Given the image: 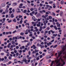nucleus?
Instances as JSON below:
<instances>
[{
    "mask_svg": "<svg viewBox=\"0 0 66 66\" xmlns=\"http://www.w3.org/2000/svg\"><path fill=\"white\" fill-rule=\"evenodd\" d=\"M9 12V10H8V8H6L5 10V12L6 13H7V12Z\"/></svg>",
    "mask_w": 66,
    "mask_h": 66,
    "instance_id": "obj_8",
    "label": "nucleus"
},
{
    "mask_svg": "<svg viewBox=\"0 0 66 66\" xmlns=\"http://www.w3.org/2000/svg\"><path fill=\"white\" fill-rule=\"evenodd\" d=\"M52 15L53 16H55V14L54 12H52Z\"/></svg>",
    "mask_w": 66,
    "mask_h": 66,
    "instance_id": "obj_32",
    "label": "nucleus"
},
{
    "mask_svg": "<svg viewBox=\"0 0 66 66\" xmlns=\"http://www.w3.org/2000/svg\"><path fill=\"white\" fill-rule=\"evenodd\" d=\"M54 41V39H53L51 41V43H53Z\"/></svg>",
    "mask_w": 66,
    "mask_h": 66,
    "instance_id": "obj_50",
    "label": "nucleus"
},
{
    "mask_svg": "<svg viewBox=\"0 0 66 66\" xmlns=\"http://www.w3.org/2000/svg\"><path fill=\"white\" fill-rule=\"evenodd\" d=\"M51 32H52V34H53V33H55V31H53L52 30H51Z\"/></svg>",
    "mask_w": 66,
    "mask_h": 66,
    "instance_id": "obj_23",
    "label": "nucleus"
},
{
    "mask_svg": "<svg viewBox=\"0 0 66 66\" xmlns=\"http://www.w3.org/2000/svg\"><path fill=\"white\" fill-rule=\"evenodd\" d=\"M40 16V13H38V14L37 15V16L38 17H39Z\"/></svg>",
    "mask_w": 66,
    "mask_h": 66,
    "instance_id": "obj_14",
    "label": "nucleus"
},
{
    "mask_svg": "<svg viewBox=\"0 0 66 66\" xmlns=\"http://www.w3.org/2000/svg\"><path fill=\"white\" fill-rule=\"evenodd\" d=\"M48 18L50 19H52V17L51 16H49Z\"/></svg>",
    "mask_w": 66,
    "mask_h": 66,
    "instance_id": "obj_20",
    "label": "nucleus"
},
{
    "mask_svg": "<svg viewBox=\"0 0 66 66\" xmlns=\"http://www.w3.org/2000/svg\"><path fill=\"white\" fill-rule=\"evenodd\" d=\"M34 10V9H33V8H31V9H30V11H33V10Z\"/></svg>",
    "mask_w": 66,
    "mask_h": 66,
    "instance_id": "obj_52",
    "label": "nucleus"
},
{
    "mask_svg": "<svg viewBox=\"0 0 66 66\" xmlns=\"http://www.w3.org/2000/svg\"><path fill=\"white\" fill-rule=\"evenodd\" d=\"M16 48L17 49H19V46H17L16 47Z\"/></svg>",
    "mask_w": 66,
    "mask_h": 66,
    "instance_id": "obj_58",
    "label": "nucleus"
},
{
    "mask_svg": "<svg viewBox=\"0 0 66 66\" xmlns=\"http://www.w3.org/2000/svg\"><path fill=\"white\" fill-rule=\"evenodd\" d=\"M27 21H28V20H25L24 21V23H26L27 22Z\"/></svg>",
    "mask_w": 66,
    "mask_h": 66,
    "instance_id": "obj_36",
    "label": "nucleus"
},
{
    "mask_svg": "<svg viewBox=\"0 0 66 66\" xmlns=\"http://www.w3.org/2000/svg\"><path fill=\"white\" fill-rule=\"evenodd\" d=\"M61 48L62 50L61 51H59L57 52L58 54V56L57 57V59H58L59 57H61V56H62L61 55H62V53L65 51V50L66 49V44H65V46L64 45H62L61 47Z\"/></svg>",
    "mask_w": 66,
    "mask_h": 66,
    "instance_id": "obj_2",
    "label": "nucleus"
},
{
    "mask_svg": "<svg viewBox=\"0 0 66 66\" xmlns=\"http://www.w3.org/2000/svg\"><path fill=\"white\" fill-rule=\"evenodd\" d=\"M62 14H63V12H61L60 13V15L61 16H62Z\"/></svg>",
    "mask_w": 66,
    "mask_h": 66,
    "instance_id": "obj_39",
    "label": "nucleus"
},
{
    "mask_svg": "<svg viewBox=\"0 0 66 66\" xmlns=\"http://www.w3.org/2000/svg\"><path fill=\"white\" fill-rule=\"evenodd\" d=\"M9 40L10 41H11V40H12V38H9Z\"/></svg>",
    "mask_w": 66,
    "mask_h": 66,
    "instance_id": "obj_60",
    "label": "nucleus"
},
{
    "mask_svg": "<svg viewBox=\"0 0 66 66\" xmlns=\"http://www.w3.org/2000/svg\"><path fill=\"white\" fill-rule=\"evenodd\" d=\"M22 20H21L20 21V23L21 24H22Z\"/></svg>",
    "mask_w": 66,
    "mask_h": 66,
    "instance_id": "obj_53",
    "label": "nucleus"
},
{
    "mask_svg": "<svg viewBox=\"0 0 66 66\" xmlns=\"http://www.w3.org/2000/svg\"><path fill=\"white\" fill-rule=\"evenodd\" d=\"M12 44H13V45H14V44H15V42L13 40L12 42Z\"/></svg>",
    "mask_w": 66,
    "mask_h": 66,
    "instance_id": "obj_13",
    "label": "nucleus"
},
{
    "mask_svg": "<svg viewBox=\"0 0 66 66\" xmlns=\"http://www.w3.org/2000/svg\"><path fill=\"white\" fill-rule=\"evenodd\" d=\"M9 60H11L12 59V57L11 56H9Z\"/></svg>",
    "mask_w": 66,
    "mask_h": 66,
    "instance_id": "obj_42",
    "label": "nucleus"
},
{
    "mask_svg": "<svg viewBox=\"0 0 66 66\" xmlns=\"http://www.w3.org/2000/svg\"><path fill=\"white\" fill-rule=\"evenodd\" d=\"M3 11V10L2 9L1 10H0V13H2Z\"/></svg>",
    "mask_w": 66,
    "mask_h": 66,
    "instance_id": "obj_49",
    "label": "nucleus"
},
{
    "mask_svg": "<svg viewBox=\"0 0 66 66\" xmlns=\"http://www.w3.org/2000/svg\"><path fill=\"white\" fill-rule=\"evenodd\" d=\"M17 5V4L16 3H13V4H12V6H15V5Z\"/></svg>",
    "mask_w": 66,
    "mask_h": 66,
    "instance_id": "obj_7",
    "label": "nucleus"
},
{
    "mask_svg": "<svg viewBox=\"0 0 66 66\" xmlns=\"http://www.w3.org/2000/svg\"><path fill=\"white\" fill-rule=\"evenodd\" d=\"M11 63H12V62L11 61L9 62H8L9 64H11Z\"/></svg>",
    "mask_w": 66,
    "mask_h": 66,
    "instance_id": "obj_47",
    "label": "nucleus"
},
{
    "mask_svg": "<svg viewBox=\"0 0 66 66\" xmlns=\"http://www.w3.org/2000/svg\"><path fill=\"white\" fill-rule=\"evenodd\" d=\"M11 18H13V17H14V14H12L11 15Z\"/></svg>",
    "mask_w": 66,
    "mask_h": 66,
    "instance_id": "obj_17",
    "label": "nucleus"
},
{
    "mask_svg": "<svg viewBox=\"0 0 66 66\" xmlns=\"http://www.w3.org/2000/svg\"><path fill=\"white\" fill-rule=\"evenodd\" d=\"M40 22H39L38 23V24H37V27H40Z\"/></svg>",
    "mask_w": 66,
    "mask_h": 66,
    "instance_id": "obj_6",
    "label": "nucleus"
},
{
    "mask_svg": "<svg viewBox=\"0 0 66 66\" xmlns=\"http://www.w3.org/2000/svg\"><path fill=\"white\" fill-rule=\"evenodd\" d=\"M53 51V49H51L50 50H49L48 51V53H50Z\"/></svg>",
    "mask_w": 66,
    "mask_h": 66,
    "instance_id": "obj_5",
    "label": "nucleus"
},
{
    "mask_svg": "<svg viewBox=\"0 0 66 66\" xmlns=\"http://www.w3.org/2000/svg\"><path fill=\"white\" fill-rule=\"evenodd\" d=\"M43 64V62H40L39 64V66H42V65Z\"/></svg>",
    "mask_w": 66,
    "mask_h": 66,
    "instance_id": "obj_15",
    "label": "nucleus"
},
{
    "mask_svg": "<svg viewBox=\"0 0 66 66\" xmlns=\"http://www.w3.org/2000/svg\"><path fill=\"white\" fill-rule=\"evenodd\" d=\"M52 20H53V21H52V22H54V18H53L52 19Z\"/></svg>",
    "mask_w": 66,
    "mask_h": 66,
    "instance_id": "obj_48",
    "label": "nucleus"
},
{
    "mask_svg": "<svg viewBox=\"0 0 66 66\" xmlns=\"http://www.w3.org/2000/svg\"><path fill=\"white\" fill-rule=\"evenodd\" d=\"M47 35H45L44 36V37H45V38H47Z\"/></svg>",
    "mask_w": 66,
    "mask_h": 66,
    "instance_id": "obj_64",
    "label": "nucleus"
},
{
    "mask_svg": "<svg viewBox=\"0 0 66 66\" xmlns=\"http://www.w3.org/2000/svg\"><path fill=\"white\" fill-rule=\"evenodd\" d=\"M24 34V33L23 32H21L20 34V35H23Z\"/></svg>",
    "mask_w": 66,
    "mask_h": 66,
    "instance_id": "obj_46",
    "label": "nucleus"
},
{
    "mask_svg": "<svg viewBox=\"0 0 66 66\" xmlns=\"http://www.w3.org/2000/svg\"><path fill=\"white\" fill-rule=\"evenodd\" d=\"M35 52L36 53L37 52H38V51H39V50H37L36 49L35 50Z\"/></svg>",
    "mask_w": 66,
    "mask_h": 66,
    "instance_id": "obj_19",
    "label": "nucleus"
},
{
    "mask_svg": "<svg viewBox=\"0 0 66 66\" xmlns=\"http://www.w3.org/2000/svg\"><path fill=\"white\" fill-rule=\"evenodd\" d=\"M57 46V45H55L54 46H53V48H56Z\"/></svg>",
    "mask_w": 66,
    "mask_h": 66,
    "instance_id": "obj_25",
    "label": "nucleus"
},
{
    "mask_svg": "<svg viewBox=\"0 0 66 66\" xmlns=\"http://www.w3.org/2000/svg\"><path fill=\"white\" fill-rule=\"evenodd\" d=\"M31 38H33V39H35V37L34 36H32Z\"/></svg>",
    "mask_w": 66,
    "mask_h": 66,
    "instance_id": "obj_31",
    "label": "nucleus"
},
{
    "mask_svg": "<svg viewBox=\"0 0 66 66\" xmlns=\"http://www.w3.org/2000/svg\"><path fill=\"white\" fill-rule=\"evenodd\" d=\"M33 47L34 49H36V46H35V45H33Z\"/></svg>",
    "mask_w": 66,
    "mask_h": 66,
    "instance_id": "obj_16",
    "label": "nucleus"
},
{
    "mask_svg": "<svg viewBox=\"0 0 66 66\" xmlns=\"http://www.w3.org/2000/svg\"><path fill=\"white\" fill-rule=\"evenodd\" d=\"M5 6V3L4 2L2 4V7H4Z\"/></svg>",
    "mask_w": 66,
    "mask_h": 66,
    "instance_id": "obj_3",
    "label": "nucleus"
},
{
    "mask_svg": "<svg viewBox=\"0 0 66 66\" xmlns=\"http://www.w3.org/2000/svg\"><path fill=\"white\" fill-rule=\"evenodd\" d=\"M34 9H35V10L36 12H37V8H34Z\"/></svg>",
    "mask_w": 66,
    "mask_h": 66,
    "instance_id": "obj_43",
    "label": "nucleus"
},
{
    "mask_svg": "<svg viewBox=\"0 0 66 66\" xmlns=\"http://www.w3.org/2000/svg\"><path fill=\"white\" fill-rule=\"evenodd\" d=\"M22 16L21 15H19V18H22Z\"/></svg>",
    "mask_w": 66,
    "mask_h": 66,
    "instance_id": "obj_38",
    "label": "nucleus"
},
{
    "mask_svg": "<svg viewBox=\"0 0 66 66\" xmlns=\"http://www.w3.org/2000/svg\"><path fill=\"white\" fill-rule=\"evenodd\" d=\"M45 33H48V31L46 30L45 31Z\"/></svg>",
    "mask_w": 66,
    "mask_h": 66,
    "instance_id": "obj_44",
    "label": "nucleus"
},
{
    "mask_svg": "<svg viewBox=\"0 0 66 66\" xmlns=\"http://www.w3.org/2000/svg\"><path fill=\"white\" fill-rule=\"evenodd\" d=\"M19 54V53H16V56H18Z\"/></svg>",
    "mask_w": 66,
    "mask_h": 66,
    "instance_id": "obj_56",
    "label": "nucleus"
},
{
    "mask_svg": "<svg viewBox=\"0 0 66 66\" xmlns=\"http://www.w3.org/2000/svg\"><path fill=\"white\" fill-rule=\"evenodd\" d=\"M65 38H62V40H65Z\"/></svg>",
    "mask_w": 66,
    "mask_h": 66,
    "instance_id": "obj_63",
    "label": "nucleus"
},
{
    "mask_svg": "<svg viewBox=\"0 0 66 66\" xmlns=\"http://www.w3.org/2000/svg\"><path fill=\"white\" fill-rule=\"evenodd\" d=\"M53 1H50L49 2V3H50V4H52V3H53Z\"/></svg>",
    "mask_w": 66,
    "mask_h": 66,
    "instance_id": "obj_35",
    "label": "nucleus"
},
{
    "mask_svg": "<svg viewBox=\"0 0 66 66\" xmlns=\"http://www.w3.org/2000/svg\"><path fill=\"white\" fill-rule=\"evenodd\" d=\"M36 53V52H35V51H34L32 52V54H34V53L35 54Z\"/></svg>",
    "mask_w": 66,
    "mask_h": 66,
    "instance_id": "obj_30",
    "label": "nucleus"
},
{
    "mask_svg": "<svg viewBox=\"0 0 66 66\" xmlns=\"http://www.w3.org/2000/svg\"><path fill=\"white\" fill-rule=\"evenodd\" d=\"M4 59L5 60H6L7 59V57H6V56L4 57Z\"/></svg>",
    "mask_w": 66,
    "mask_h": 66,
    "instance_id": "obj_54",
    "label": "nucleus"
},
{
    "mask_svg": "<svg viewBox=\"0 0 66 66\" xmlns=\"http://www.w3.org/2000/svg\"><path fill=\"white\" fill-rule=\"evenodd\" d=\"M60 10H58L56 11V13H59V12H60Z\"/></svg>",
    "mask_w": 66,
    "mask_h": 66,
    "instance_id": "obj_61",
    "label": "nucleus"
},
{
    "mask_svg": "<svg viewBox=\"0 0 66 66\" xmlns=\"http://www.w3.org/2000/svg\"><path fill=\"white\" fill-rule=\"evenodd\" d=\"M26 26H27V25H28V26H29V23H27L26 24H25Z\"/></svg>",
    "mask_w": 66,
    "mask_h": 66,
    "instance_id": "obj_34",
    "label": "nucleus"
},
{
    "mask_svg": "<svg viewBox=\"0 0 66 66\" xmlns=\"http://www.w3.org/2000/svg\"><path fill=\"white\" fill-rule=\"evenodd\" d=\"M39 60V56L36 58V60L38 61Z\"/></svg>",
    "mask_w": 66,
    "mask_h": 66,
    "instance_id": "obj_33",
    "label": "nucleus"
},
{
    "mask_svg": "<svg viewBox=\"0 0 66 66\" xmlns=\"http://www.w3.org/2000/svg\"><path fill=\"white\" fill-rule=\"evenodd\" d=\"M53 27L54 28V29L56 30H57V28L56 27V26H54Z\"/></svg>",
    "mask_w": 66,
    "mask_h": 66,
    "instance_id": "obj_9",
    "label": "nucleus"
},
{
    "mask_svg": "<svg viewBox=\"0 0 66 66\" xmlns=\"http://www.w3.org/2000/svg\"><path fill=\"white\" fill-rule=\"evenodd\" d=\"M46 58L47 59H49V55L47 56L46 57Z\"/></svg>",
    "mask_w": 66,
    "mask_h": 66,
    "instance_id": "obj_28",
    "label": "nucleus"
},
{
    "mask_svg": "<svg viewBox=\"0 0 66 66\" xmlns=\"http://www.w3.org/2000/svg\"><path fill=\"white\" fill-rule=\"evenodd\" d=\"M40 47L41 49H42V48H44V45H40Z\"/></svg>",
    "mask_w": 66,
    "mask_h": 66,
    "instance_id": "obj_10",
    "label": "nucleus"
},
{
    "mask_svg": "<svg viewBox=\"0 0 66 66\" xmlns=\"http://www.w3.org/2000/svg\"><path fill=\"white\" fill-rule=\"evenodd\" d=\"M48 34L49 35H50L51 34V32H50V31H49L48 32Z\"/></svg>",
    "mask_w": 66,
    "mask_h": 66,
    "instance_id": "obj_55",
    "label": "nucleus"
},
{
    "mask_svg": "<svg viewBox=\"0 0 66 66\" xmlns=\"http://www.w3.org/2000/svg\"><path fill=\"white\" fill-rule=\"evenodd\" d=\"M39 5L40 6H43V5L42 4L40 3Z\"/></svg>",
    "mask_w": 66,
    "mask_h": 66,
    "instance_id": "obj_40",
    "label": "nucleus"
},
{
    "mask_svg": "<svg viewBox=\"0 0 66 66\" xmlns=\"http://www.w3.org/2000/svg\"><path fill=\"white\" fill-rule=\"evenodd\" d=\"M17 32V31H16V30H15L13 32V33H15V32Z\"/></svg>",
    "mask_w": 66,
    "mask_h": 66,
    "instance_id": "obj_45",
    "label": "nucleus"
},
{
    "mask_svg": "<svg viewBox=\"0 0 66 66\" xmlns=\"http://www.w3.org/2000/svg\"><path fill=\"white\" fill-rule=\"evenodd\" d=\"M30 59H29V60H27V62H28L29 63V62H30Z\"/></svg>",
    "mask_w": 66,
    "mask_h": 66,
    "instance_id": "obj_62",
    "label": "nucleus"
},
{
    "mask_svg": "<svg viewBox=\"0 0 66 66\" xmlns=\"http://www.w3.org/2000/svg\"><path fill=\"white\" fill-rule=\"evenodd\" d=\"M13 21L14 22H16V19L15 18L13 20Z\"/></svg>",
    "mask_w": 66,
    "mask_h": 66,
    "instance_id": "obj_22",
    "label": "nucleus"
},
{
    "mask_svg": "<svg viewBox=\"0 0 66 66\" xmlns=\"http://www.w3.org/2000/svg\"><path fill=\"white\" fill-rule=\"evenodd\" d=\"M50 5H46V7H48H48H49V6H50Z\"/></svg>",
    "mask_w": 66,
    "mask_h": 66,
    "instance_id": "obj_57",
    "label": "nucleus"
},
{
    "mask_svg": "<svg viewBox=\"0 0 66 66\" xmlns=\"http://www.w3.org/2000/svg\"><path fill=\"white\" fill-rule=\"evenodd\" d=\"M61 57L59 59H57L55 60V61H53L52 62V63L50 66H63L65 65V62L64 60H63Z\"/></svg>",
    "mask_w": 66,
    "mask_h": 66,
    "instance_id": "obj_1",
    "label": "nucleus"
},
{
    "mask_svg": "<svg viewBox=\"0 0 66 66\" xmlns=\"http://www.w3.org/2000/svg\"><path fill=\"white\" fill-rule=\"evenodd\" d=\"M27 12V10H24V11H22V13H26V12Z\"/></svg>",
    "mask_w": 66,
    "mask_h": 66,
    "instance_id": "obj_18",
    "label": "nucleus"
},
{
    "mask_svg": "<svg viewBox=\"0 0 66 66\" xmlns=\"http://www.w3.org/2000/svg\"><path fill=\"white\" fill-rule=\"evenodd\" d=\"M1 60L0 61H4V58H3L2 59H1Z\"/></svg>",
    "mask_w": 66,
    "mask_h": 66,
    "instance_id": "obj_27",
    "label": "nucleus"
},
{
    "mask_svg": "<svg viewBox=\"0 0 66 66\" xmlns=\"http://www.w3.org/2000/svg\"><path fill=\"white\" fill-rule=\"evenodd\" d=\"M29 45H31L32 44V42L30 41V42H29Z\"/></svg>",
    "mask_w": 66,
    "mask_h": 66,
    "instance_id": "obj_37",
    "label": "nucleus"
},
{
    "mask_svg": "<svg viewBox=\"0 0 66 66\" xmlns=\"http://www.w3.org/2000/svg\"><path fill=\"white\" fill-rule=\"evenodd\" d=\"M37 64H38V63L37 62L35 64V66H36Z\"/></svg>",
    "mask_w": 66,
    "mask_h": 66,
    "instance_id": "obj_51",
    "label": "nucleus"
},
{
    "mask_svg": "<svg viewBox=\"0 0 66 66\" xmlns=\"http://www.w3.org/2000/svg\"><path fill=\"white\" fill-rule=\"evenodd\" d=\"M9 60L8 59H5L3 61V63H6L7 62H9Z\"/></svg>",
    "mask_w": 66,
    "mask_h": 66,
    "instance_id": "obj_4",
    "label": "nucleus"
},
{
    "mask_svg": "<svg viewBox=\"0 0 66 66\" xmlns=\"http://www.w3.org/2000/svg\"><path fill=\"white\" fill-rule=\"evenodd\" d=\"M4 54V53H1V55H3Z\"/></svg>",
    "mask_w": 66,
    "mask_h": 66,
    "instance_id": "obj_59",
    "label": "nucleus"
},
{
    "mask_svg": "<svg viewBox=\"0 0 66 66\" xmlns=\"http://www.w3.org/2000/svg\"><path fill=\"white\" fill-rule=\"evenodd\" d=\"M26 59L25 58V57H23V60L22 61V62H24V60H25Z\"/></svg>",
    "mask_w": 66,
    "mask_h": 66,
    "instance_id": "obj_12",
    "label": "nucleus"
},
{
    "mask_svg": "<svg viewBox=\"0 0 66 66\" xmlns=\"http://www.w3.org/2000/svg\"><path fill=\"white\" fill-rule=\"evenodd\" d=\"M57 27H60V24H58V25H57Z\"/></svg>",
    "mask_w": 66,
    "mask_h": 66,
    "instance_id": "obj_41",
    "label": "nucleus"
},
{
    "mask_svg": "<svg viewBox=\"0 0 66 66\" xmlns=\"http://www.w3.org/2000/svg\"><path fill=\"white\" fill-rule=\"evenodd\" d=\"M39 13H40V14H43V12L42 11H39Z\"/></svg>",
    "mask_w": 66,
    "mask_h": 66,
    "instance_id": "obj_26",
    "label": "nucleus"
},
{
    "mask_svg": "<svg viewBox=\"0 0 66 66\" xmlns=\"http://www.w3.org/2000/svg\"><path fill=\"white\" fill-rule=\"evenodd\" d=\"M61 4H64V1H62L61 2Z\"/></svg>",
    "mask_w": 66,
    "mask_h": 66,
    "instance_id": "obj_21",
    "label": "nucleus"
},
{
    "mask_svg": "<svg viewBox=\"0 0 66 66\" xmlns=\"http://www.w3.org/2000/svg\"><path fill=\"white\" fill-rule=\"evenodd\" d=\"M57 34H53V36H54V37H56V36H57Z\"/></svg>",
    "mask_w": 66,
    "mask_h": 66,
    "instance_id": "obj_11",
    "label": "nucleus"
},
{
    "mask_svg": "<svg viewBox=\"0 0 66 66\" xmlns=\"http://www.w3.org/2000/svg\"><path fill=\"white\" fill-rule=\"evenodd\" d=\"M24 43H27V42L28 43L29 42V41H28V40H25L24 41Z\"/></svg>",
    "mask_w": 66,
    "mask_h": 66,
    "instance_id": "obj_24",
    "label": "nucleus"
},
{
    "mask_svg": "<svg viewBox=\"0 0 66 66\" xmlns=\"http://www.w3.org/2000/svg\"><path fill=\"white\" fill-rule=\"evenodd\" d=\"M62 42V40H60L58 42V43H59V44H61V43Z\"/></svg>",
    "mask_w": 66,
    "mask_h": 66,
    "instance_id": "obj_29",
    "label": "nucleus"
}]
</instances>
